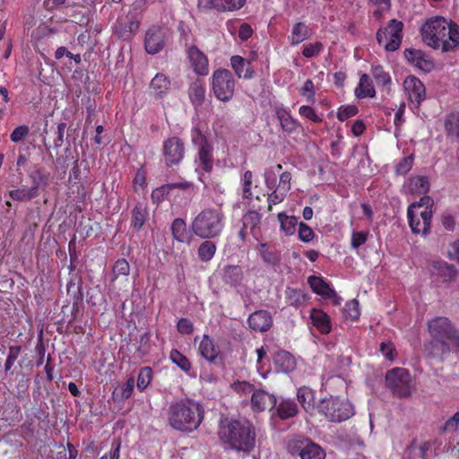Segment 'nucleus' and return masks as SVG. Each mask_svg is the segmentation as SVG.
<instances>
[{
  "label": "nucleus",
  "instance_id": "1",
  "mask_svg": "<svg viewBox=\"0 0 459 459\" xmlns=\"http://www.w3.org/2000/svg\"><path fill=\"white\" fill-rule=\"evenodd\" d=\"M431 341L424 345L431 358H441L451 351H459V330L446 316H435L428 321Z\"/></svg>",
  "mask_w": 459,
  "mask_h": 459
},
{
  "label": "nucleus",
  "instance_id": "2",
  "mask_svg": "<svg viewBox=\"0 0 459 459\" xmlns=\"http://www.w3.org/2000/svg\"><path fill=\"white\" fill-rule=\"evenodd\" d=\"M217 434L226 450L250 453L255 446V429L249 420H221Z\"/></svg>",
  "mask_w": 459,
  "mask_h": 459
},
{
  "label": "nucleus",
  "instance_id": "3",
  "mask_svg": "<svg viewBox=\"0 0 459 459\" xmlns=\"http://www.w3.org/2000/svg\"><path fill=\"white\" fill-rule=\"evenodd\" d=\"M168 424L173 429L189 434L196 430L204 420L203 405L190 398L171 402L167 411Z\"/></svg>",
  "mask_w": 459,
  "mask_h": 459
},
{
  "label": "nucleus",
  "instance_id": "4",
  "mask_svg": "<svg viewBox=\"0 0 459 459\" xmlns=\"http://www.w3.org/2000/svg\"><path fill=\"white\" fill-rule=\"evenodd\" d=\"M423 41L434 49L450 52L459 47V26L443 17H434L421 27Z\"/></svg>",
  "mask_w": 459,
  "mask_h": 459
},
{
  "label": "nucleus",
  "instance_id": "5",
  "mask_svg": "<svg viewBox=\"0 0 459 459\" xmlns=\"http://www.w3.org/2000/svg\"><path fill=\"white\" fill-rule=\"evenodd\" d=\"M225 226V215L221 207L202 210L192 221L191 232L203 239H211L221 235Z\"/></svg>",
  "mask_w": 459,
  "mask_h": 459
},
{
  "label": "nucleus",
  "instance_id": "6",
  "mask_svg": "<svg viewBox=\"0 0 459 459\" xmlns=\"http://www.w3.org/2000/svg\"><path fill=\"white\" fill-rule=\"evenodd\" d=\"M433 200L424 196L419 203L411 204L407 210L409 225L414 234H427L430 229Z\"/></svg>",
  "mask_w": 459,
  "mask_h": 459
},
{
  "label": "nucleus",
  "instance_id": "7",
  "mask_svg": "<svg viewBox=\"0 0 459 459\" xmlns=\"http://www.w3.org/2000/svg\"><path fill=\"white\" fill-rule=\"evenodd\" d=\"M317 411L332 422L344 421L354 414L352 404L338 396L322 399L317 405Z\"/></svg>",
  "mask_w": 459,
  "mask_h": 459
},
{
  "label": "nucleus",
  "instance_id": "8",
  "mask_svg": "<svg viewBox=\"0 0 459 459\" xmlns=\"http://www.w3.org/2000/svg\"><path fill=\"white\" fill-rule=\"evenodd\" d=\"M286 448L293 455H299L301 459H325L324 449L311 439L294 435L286 439Z\"/></svg>",
  "mask_w": 459,
  "mask_h": 459
},
{
  "label": "nucleus",
  "instance_id": "9",
  "mask_svg": "<svg viewBox=\"0 0 459 459\" xmlns=\"http://www.w3.org/2000/svg\"><path fill=\"white\" fill-rule=\"evenodd\" d=\"M236 81L231 72L225 68L215 70L211 78V88L217 100L229 102L235 92Z\"/></svg>",
  "mask_w": 459,
  "mask_h": 459
},
{
  "label": "nucleus",
  "instance_id": "10",
  "mask_svg": "<svg viewBox=\"0 0 459 459\" xmlns=\"http://www.w3.org/2000/svg\"><path fill=\"white\" fill-rule=\"evenodd\" d=\"M191 141L194 146L197 148L198 166L205 172H211L213 168V145L208 140L207 136L198 127L191 129Z\"/></svg>",
  "mask_w": 459,
  "mask_h": 459
},
{
  "label": "nucleus",
  "instance_id": "11",
  "mask_svg": "<svg viewBox=\"0 0 459 459\" xmlns=\"http://www.w3.org/2000/svg\"><path fill=\"white\" fill-rule=\"evenodd\" d=\"M387 388L398 398H408L411 395V377L408 369L394 368L385 374Z\"/></svg>",
  "mask_w": 459,
  "mask_h": 459
},
{
  "label": "nucleus",
  "instance_id": "12",
  "mask_svg": "<svg viewBox=\"0 0 459 459\" xmlns=\"http://www.w3.org/2000/svg\"><path fill=\"white\" fill-rule=\"evenodd\" d=\"M403 23L396 19L389 21L387 26L380 28L376 35L377 43L387 51L397 50L403 39Z\"/></svg>",
  "mask_w": 459,
  "mask_h": 459
},
{
  "label": "nucleus",
  "instance_id": "13",
  "mask_svg": "<svg viewBox=\"0 0 459 459\" xmlns=\"http://www.w3.org/2000/svg\"><path fill=\"white\" fill-rule=\"evenodd\" d=\"M141 25L140 20L134 13L119 16L112 26L113 34L120 40L131 41Z\"/></svg>",
  "mask_w": 459,
  "mask_h": 459
},
{
  "label": "nucleus",
  "instance_id": "14",
  "mask_svg": "<svg viewBox=\"0 0 459 459\" xmlns=\"http://www.w3.org/2000/svg\"><path fill=\"white\" fill-rule=\"evenodd\" d=\"M162 155L168 167L178 166L185 157V143L178 136L169 137L163 142Z\"/></svg>",
  "mask_w": 459,
  "mask_h": 459
},
{
  "label": "nucleus",
  "instance_id": "15",
  "mask_svg": "<svg viewBox=\"0 0 459 459\" xmlns=\"http://www.w3.org/2000/svg\"><path fill=\"white\" fill-rule=\"evenodd\" d=\"M167 30L160 25H152L144 36V49L150 55L160 53L166 45Z\"/></svg>",
  "mask_w": 459,
  "mask_h": 459
},
{
  "label": "nucleus",
  "instance_id": "16",
  "mask_svg": "<svg viewBox=\"0 0 459 459\" xmlns=\"http://www.w3.org/2000/svg\"><path fill=\"white\" fill-rule=\"evenodd\" d=\"M403 87L408 94L410 102L415 108H420L426 99V88L423 82L414 75H409L403 82Z\"/></svg>",
  "mask_w": 459,
  "mask_h": 459
},
{
  "label": "nucleus",
  "instance_id": "17",
  "mask_svg": "<svg viewBox=\"0 0 459 459\" xmlns=\"http://www.w3.org/2000/svg\"><path fill=\"white\" fill-rule=\"evenodd\" d=\"M247 0H198L199 9H214L220 13L235 12L246 4Z\"/></svg>",
  "mask_w": 459,
  "mask_h": 459
},
{
  "label": "nucleus",
  "instance_id": "18",
  "mask_svg": "<svg viewBox=\"0 0 459 459\" xmlns=\"http://www.w3.org/2000/svg\"><path fill=\"white\" fill-rule=\"evenodd\" d=\"M187 58L189 59L193 71L201 76L207 75L209 73V61L207 56L196 46L193 45L187 49Z\"/></svg>",
  "mask_w": 459,
  "mask_h": 459
},
{
  "label": "nucleus",
  "instance_id": "19",
  "mask_svg": "<svg viewBox=\"0 0 459 459\" xmlns=\"http://www.w3.org/2000/svg\"><path fill=\"white\" fill-rule=\"evenodd\" d=\"M276 397L268 392L257 389L251 395V408L254 411L260 412L271 410L276 406Z\"/></svg>",
  "mask_w": 459,
  "mask_h": 459
},
{
  "label": "nucleus",
  "instance_id": "20",
  "mask_svg": "<svg viewBox=\"0 0 459 459\" xmlns=\"http://www.w3.org/2000/svg\"><path fill=\"white\" fill-rule=\"evenodd\" d=\"M249 327L255 332H267L273 325V318L269 311L260 309L253 312L247 318Z\"/></svg>",
  "mask_w": 459,
  "mask_h": 459
},
{
  "label": "nucleus",
  "instance_id": "21",
  "mask_svg": "<svg viewBox=\"0 0 459 459\" xmlns=\"http://www.w3.org/2000/svg\"><path fill=\"white\" fill-rule=\"evenodd\" d=\"M309 317L312 325L321 333L328 334L332 331V320L328 314L320 308H312Z\"/></svg>",
  "mask_w": 459,
  "mask_h": 459
},
{
  "label": "nucleus",
  "instance_id": "22",
  "mask_svg": "<svg viewBox=\"0 0 459 459\" xmlns=\"http://www.w3.org/2000/svg\"><path fill=\"white\" fill-rule=\"evenodd\" d=\"M230 65L238 78L249 80L255 76V71L251 66V61L247 60L238 55H235L230 57Z\"/></svg>",
  "mask_w": 459,
  "mask_h": 459
},
{
  "label": "nucleus",
  "instance_id": "23",
  "mask_svg": "<svg viewBox=\"0 0 459 459\" xmlns=\"http://www.w3.org/2000/svg\"><path fill=\"white\" fill-rule=\"evenodd\" d=\"M404 56L409 63L424 72H430L434 66L432 61L428 59L421 50L414 48L405 49Z\"/></svg>",
  "mask_w": 459,
  "mask_h": 459
},
{
  "label": "nucleus",
  "instance_id": "24",
  "mask_svg": "<svg viewBox=\"0 0 459 459\" xmlns=\"http://www.w3.org/2000/svg\"><path fill=\"white\" fill-rule=\"evenodd\" d=\"M171 82L169 77L162 73H158L151 81V94L156 99H162L169 92Z\"/></svg>",
  "mask_w": 459,
  "mask_h": 459
},
{
  "label": "nucleus",
  "instance_id": "25",
  "mask_svg": "<svg viewBox=\"0 0 459 459\" xmlns=\"http://www.w3.org/2000/svg\"><path fill=\"white\" fill-rule=\"evenodd\" d=\"M149 216L148 205L144 203H137L131 211V228L136 231L141 230L149 220Z\"/></svg>",
  "mask_w": 459,
  "mask_h": 459
},
{
  "label": "nucleus",
  "instance_id": "26",
  "mask_svg": "<svg viewBox=\"0 0 459 459\" xmlns=\"http://www.w3.org/2000/svg\"><path fill=\"white\" fill-rule=\"evenodd\" d=\"M198 352L207 361L214 363L220 354V349L208 334H204L199 343Z\"/></svg>",
  "mask_w": 459,
  "mask_h": 459
},
{
  "label": "nucleus",
  "instance_id": "27",
  "mask_svg": "<svg viewBox=\"0 0 459 459\" xmlns=\"http://www.w3.org/2000/svg\"><path fill=\"white\" fill-rule=\"evenodd\" d=\"M188 97L193 107L197 109L203 106L205 100L206 88L204 82L196 79L188 88Z\"/></svg>",
  "mask_w": 459,
  "mask_h": 459
},
{
  "label": "nucleus",
  "instance_id": "28",
  "mask_svg": "<svg viewBox=\"0 0 459 459\" xmlns=\"http://www.w3.org/2000/svg\"><path fill=\"white\" fill-rule=\"evenodd\" d=\"M297 398L302 408L309 414L316 411L315 392L308 386H301L298 389Z\"/></svg>",
  "mask_w": 459,
  "mask_h": 459
},
{
  "label": "nucleus",
  "instance_id": "29",
  "mask_svg": "<svg viewBox=\"0 0 459 459\" xmlns=\"http://www.w3.org/2000/svg\"><path fill=\"white\" fill-rule=\"evenodd\" d=\"M307 282L316 294L325 299L335 296V290L320 276L311 275L307 278Z\"/></svg>",
  "mask_w": 459,
  "mask_h": 459
},
{
  "label": "nucleus",
  "instance_id": "30",
  "mask_svg": "<svg viewBox=\"0 0 459 459\" xmlns=\"http://www.w3.org/2000/svg\"><path fill=\"white\" fill-rule=\"evenodd\" d=\"M244 279L242 268L239 265H227L222 270V281L231 287L241 285Z\"/></svg>",
  "mask_w": 459,
  "mask_h": 459
},
{
  "label": "nucleus",
  "instance_id": "31",
  "mask_svg": "<svg viewBox=\"0 0 459 459\" xmlns=\"http://www.w3.org/2000/svg\"><path fill=\"white\" fill-rule=\"evenodd\" d=\"M275 112L276 117L280 121L281 127L284 132L291 134L298 129L299 123L291 116L290 110L284 108H278Z\"/></svg>",
  "mask_w": 459,
  "mask_h": 459
},
{
  "label": "nucleus",
  "instance_id": "32",
  "mask_svg": "<svg viewBox=\"0 0 459 459\" xmlns=\"http://www.w3.org/2000/svg\"><path fill=\"white\" fill-rule=\"evenodd\" d=\"M311 37L308 26L302 22L293 24L291 32L288 36V40L291 46H297Z\"/></svg>",
  "mask_w": 459,
  "mask_h": 459
},
{
  "label": "nucleus",
  "instance_id": "33",
  "mask_svg": "<svg viewBox=\"0 0 459 459\" xmlns=\"http://www.w3.org/2000/svg\"><path fill=\"white\" fill-rule=\"evenodd\" d=\"M275 407L277 416L283 420L294 418L299 411L298 404L291 399H282Z\"/></svg>",
  "mask_w": 459,
  "mask_h": 459
},
{
  "label": "nucleus",
  "instance_id": "34",
  "mask_svg": "<svg viewBox=\"0 0 459 459\" xmlns=\"http://www.w3.org/2000/svg\"><path fill=\"white\" fill-rule=\"evenodd\" d=\"M308 299V295L300 289L288 287L285 290V300L289 306L298 308L305 306Z\"/></svg>",
  "mask_w": 459,
  "mask_h": 459
},
{
  "label": "nucleus",
  "instance_id": "35",
  "mask_svg": "<svg viewBox=\"0 0 459 459\" xmlns=\"http://www.w3.org/2000/svg\"><path fill=\"white\" fill-rule=\"evenodd\" d=\"M31 179L32 186H30L31 190L39 195V189H45L49 181V173L47 172L42 168H38L35 170L31 171L29 175Z\"/></svg>",
  "mask_w": 459,
  "mask_h": 459
},
{
  "label": "nucleus",
  "instance_id": "36",
  "mask_svg": "<svg viewBox=\"0 0 459 459\" xmlns=\"http://www.w3.org/2000/svg\"><path fill=\"white\" fill-rule=\"evenodd\" d=\"M261 219V214L256 211H248L242 219L244 228L249 230V233L256 239L260 235L259 225Z\"/></svg>",
  "mask_w": 459,
  "mask_h": 459
},
{
  "label": "nucleus",
  "instance_id": "37",
  "mask_svg": "<svg viewBox=\"0 0 459 459\" xmlns=\"http://www.w3.org/2000/svg\"><path fill=\"white\" fill-rule=\"evenodd\" d=\"M354 93L358 99L373 98L376 96L373 82L368 74H363L360 76Z\"/></svg>",
  "mask_w": 459,
  "mask_h": 459
},
{
  "label": "nucleus",
  "instance_id": "38",
  "mask_svg": "<svg viewBox=\"0 0 459 459\" xmlns=\"http://www.w3.org/2000/svg\"><path fill=\"white\" fill-rule=\"evenodd\" d=\"M274 365L283 372L292 371L296 367L295 358L287 351H279L273 357Z\"/></svg>",
  "mask_w": 459,
  "mask_h": 459
},
{
  "label": "nucleus",
  "instance_id": "39",
  "mask_svg": "<svg viewBox=\"0 0 459 459\" xmlns=\"http://www.w3.org/2000/svg\"><path fill=\"white\" fill-rule=\"evenodd\" d=\"M371 74L377 85L381 87L383 90L389 91L392 84V78L389 73L386 72L382 65H377L372 66Z\"/></svg>",
  "mask_w": 459,
  "mask_h": 459
},
{
  "label": "nucleus",
  "instance_id": "40",
  "mask_svg": "<svg viewBox=\"0 0 459 459\" xmlns=\"http://www.w3.org/2000/svg\"><path fill=\"white\" fill-rule=\"evenodd\" d=\"M170 230L174 239L178 242L184 243L189 239L185 220L181 218L175 219L171 223Z\"/></svg>",
  "mask_w": 459,
  "mask_h": 459
},
{
  "label": "nucleus",
  "instance_id": "41",
  "mask_svg": "<svg viewBox=\"0 0 459 459\" xmlns=\"http://www.w3.org/2000/svg\"><path fill=\"white\" fill-rule=\"evenodd\" d=\"M217 250V247L214 242L210 239H205L203 241L197 249L198 259L201 262L207 263L211 261Z\"/></svg>",
  "mask_w": 459,
  "mask_h": 459
},
{
  "label": "nucleus",
  "instance_id": "42",
  "mask_svg": "<svg viewBox=\"0 0 459 459\" xmlns=\"http://www.w3.org/2000/svg\"><path fill=\"white\" fill-rule=\"evenodd\" d=\"M277 217L281 225V230L283 231L286 236H291L296 232V226L298 225L297 217L289 216L284 212H280Z\"/></svg>",
  "mask_w": 459,
  "mask_h": 459
},
{
  "label": "nucleus",
  "instance_id": "43",
  "mask_svg": "<svg viewBox=\"0 0 459 459\" xmlns=\"http://www.w3.org/2000/svg\"><path fill=\"white\" fill-rule=\"evenodd\" d=\"M258 250L264 263L271 265H276L280 263V255L274 247L262 243L259 245Z\"/></svg>",
  "mask_w": 459,
  "mask_h": 459
},
{
  "label": "nucleus",
  "instance_id": "44",
  "mask_svg": "<svg viewBox=\"0 0 459 459\" xmlns=\"http://www.w3.org/2000/svg\"><path fill=\"white\" fill-rule=\"evenodd\" d=\"M130 264L125 258H118L113 264L110 281L115 282L120 276H128Z\"/></svg>",
  "mask_w": 459,
  "mask_h": 459
},
{
  "label": "nucleus",
  "instance_id": "45",
  "mask_svg": "<svg viewBox=\"0 0 459 459\" xmlns=\"http://www.w3.org/2000/svg\"><path fill=\"white\" fill-rule=\"evenodd\" d=\"M8 195L11 199L17 202H29L36 197L38 194H35L31 188L18 187L8 192Z\"/></svg>",
  "mask_w": 459,
  "mask_h": 459
},
{
  "label": "nucleus",
  "instance_id": "46",
  "mask_svg": "<svg viewBox=\"0 0 459 459\" xmlns=\"http://www.w3.org/2000/svg\"><path fill=\"white\" fill-rule=\"evenodd\" d=\"M169 359L185 373H188L191 370L192 364L190 360L178 350L172 349L169 353Z\"/></svg>",
  "mask_w": 459,
  "mask_h": 459
},
{
  "label": "nucleus",
  "instance_id": "47",
  "mask_svg": "<svg viewBox=\"0 0 459 459\" xmlns=\"http://www.w3.org/2000/svg\"><path fill=\"white\" fill-rule=\"evenodd\" d=\"M134 388V378L130 377L126 383L119 387H117L113 392V397L119 401H125L128 399Z\"/></svg>",
  "mask_w": 459,
  "mask_h": 459
},
{
  "label": "nucleus",
  "instance_id": "48",
  "mask_svg": "<svg viewBox=\"0 0 459 459\" xmlns=\"http://www.w3.org/2000/svg\"><path fill=\"white\" fill-rule=\"evenodd\" d=\"M445 128L447 135L459 139V111L452 112L446 116Z\"/></svg>",
  "mask_w": 459,
  "mask_h": 459
},
{
  "label": "nucleus",
  "instance_id": "49",
  "mask_svg": "<svg viewBox=\"0 0 459 459\" xmlns=\"http://www.w3.org/2000/svg\"><path fill=\"white\" fill-rule=\"evenodd\" d=\"M153 372L151 367H143L140 369L136 386L140 392L144 391L152 380Z\"/></svg>",
  "mask_w": 459,
  "mask_h": 459
},
{
  "label": "nucleus",
  "instance_id": "50",
  "mask_svg": "<svg viewBox=\"0 0 459 459\" xmlns=\"http://www.w3.org/2000/svg\"><path fill=\"white\" fill-rule=\"evenodd\" d=\"M344 316L352 321H356L359 318L360 309L359 303L357 299H351L345 304L343 310Z\"/></svg>",
  "mask_w": 459,
  "mask_h": 459
},
{
  "label": "nucleus",
  "instance_id": "51",
  "mask_svg": "<svg viewBox=\"0 0 459 459\" xmlns=\"http://www.w3.org/2000/svg\"><path fill=\"white\" fill-rule=\"evenodd\" d=\"M253 184V173L250 170H247L243 178L241 179L242 185V197L244 199L251 200L253 198V194L251 191Z\"/></svg>",
  "mask_w": 459,
  "mask_h": 459
},
{
  "label": "nucleus",
  "instance_id": "52",
  "mask_svg": "<svg viewBox=\"0 0 459 459\" xmlns=\"http://www.w3.org/2000/svg\"><path fill=\"white\" fill-rule=\"evenodd\" d=\"M429 448V442H423L420 445H418L416 439H413L409 445V452L417 453V458L413 459H426V454Z\"/></svg>",
  "mask_w": 459,
  "mask_h": 459
},
{
  "label": "nucleus",
  "instance_id": "53",
  "mask_svg": "<svg viewBox=\"0 0 459 459\" xmlns=\"http://www.w3.org/2000/svg\"><path fill=\"white\" fill-rule=\"evenodd\" d=\"M324 49V45L320 41L308 43L303 46L302 55L307 58L318 56Z\"/></svg>",
  "mask_w": 459,
  "mask_h": 459
},
{
  "label": "nucleus",
  "instance_id": "54",
  "mask_svg": "<svg viewBox=\"0 0 459 459\" xmlns=\"http://www.w3.org/2000/svg\"><path fill=\"white\" fill-rule=\"evenodd\" d=\"M21 346H10L8 350V355L4 363V371L6 373H11L12 367L13 366L14 362L18 359L20 353H21Z\"/></svg>",
  "mask_w": 459,
  "mask_h": 459
},
{
  "label": "nucleus",
  "instance_id": "55",
  "mask_svg": "<svg viewBox=\"0 0 459 459\" xmlns=\"http://www.w3.org/2000/svg\"><path fill=\"white\" fill-rule=\"evenodd\" d=\"M70 190L72 194H75L72 202H74L75 204H82L86 200L87 191L83 184L74 183L70 186Z\"/></svg>",
  "mask_w": 459,
  "mask_h": 459
},
{
  "label": "nucleus",
  "instance_id": "56",
  "mask_svg": "<svg viewBox=\"0 0 459 459\" xmlns=\"http://www.w3.org/2000/svg\"><path fill=\"white\" fill-rule=\"evenodd\" d=\"M359 112V108L355 105L341 106L337 112L338 120L343 122L348 118L354 117Z\"/></svg>",
  "mask_w": 459,
  "mask_h": 459
},
{
  "label": "nucleus",
  "instance_id": "57",
  "mask_svg": "<svg viewBox=\"0 0 459 459\" xmlns=\"http://www.w3.org/2000/svg\"><path fill=\"white\" fill-rule=\"evenodd\" d=\"M299 114L314 123H321L322 118L316 114L314 108L308 105H302L299 108Z\"/></svg>",
  "mask_w": 459,
  "mask_h": 459
},
{
  "label": "nucleus",
  "instance_id": "58",
  "mask_svg": "<svg viewBox=\"0 0 459 459\" xmlns=\"http://www.w3.org/2000/svg\"><path fill=\"white\" fill-rule=\"evenodd\" d=\"M170 191L171 189L169 184H165L160 187L155 188L152 193V199L153 203L159 204L163 202Z\"/></svg>",
  "mask_w": 459,
  "mask_h": 459
},
{
  "label": "nucleus",
  "instance_id": "59",
  "mask_svg": "<svg viewBox=\"0 0 459 459\" xmlns=\"http://www.w3.org/2000/svg\"><path fill=\"white\" fill-rule=\"evenodd\" d=\"M315 232L311 227L304 222L299 224V238L304 243H309L315 238Z\"/></svg>",
  "mask_w": 459,
  "mask_h": 459
},
{
  "label": "nucleus",
  "instance_id": "60",
  "mask_svg": "<svg viewBox=\"0 0 459 459\" xmlns=\"http://www.w3.org/2000/svg\"><path fill=\"white\" fill-rule=\"evenodd\" d=\"M368 236V231H353L351 238V247L353 249H358L367 242Z\"/></svg>",
  "mask_w": 459,
  "mask_h": 459
},
{
  "label": "nucleus",
  "instance_id": "61",
  "mask_svg": "<svg viewBox=\"0 0 459 459\" xmlns=\"http://www.w3.org/2000/svg\"><path fill=\"white\" fill-rule=\"evenodd\" d=\"M300 94L312 103L316 100V90L311 79H307L300 90Z\"/></svg>",
  "mask_w": 459,
  "mask_h": 459
},
{
  "label": "nucleus",
  "instance_id": "62",
  "mask_svg": "<svg viewBox=\"0 0 459 459\" xmlns=\"http://www.w3.org/2000/svg\"><path fill=\"white\" fill-rule=\"evenodd\" d=\"M459 429V411L450 417L440 428L444 433H454Z\"/></svg>",
  "mask_w": 459,
  "mask_h": 459
},
{
  "label": "nucleus",
  "instance_id": "63",
  "mask_svg": "<svg viewBox=\"0 0 459 459\" xmlns=\"http://www.w3.org/2000/svg\"><path fill=\"white\" fill-rule=\"evenodd\" d=\"M133 188L135 192L138 191L139 188H143L146 186V172L143 168H140L136 170L135 175L133 178Z\"/></svg>",
  "mask_w": 459,
  "mask_h": 459
},
{
  "label": "nucleus",
  "instance_id": "64",
  "mask_svg": "<svg viewBox=\"0 0 459 459\" xmlns=\"http://www.w3.org/2000/svg\"><path fill=\"white\" fill-rule=\"evenodd\" d=\"M30 133L28 126L22 125L15 127L10 134V139L13 143H19L23 140Z\"/></svg>",
  "mask_w": 459,
  "mask_h": 459
}]
</instances>
